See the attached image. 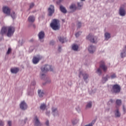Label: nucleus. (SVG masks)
Segmentation results:
<instances>
[{
  "label": "nucleus",
  "instance_id": "1",
  "mask_svg": "<svg viewBox=\"0 0 126 126\" xmlns=\"http://www.w3.org/2000/svg\"><path fill=\"white\" fill-rule=\"evenodd\" d=\"M3 12H4L5 14H7V15H10L13 19H15V17H16L15 12H12L10 14V9L7 6L3 7Z\"/></svg>",
  "mask_w": 126,
  "mask_h": 126
},
{
  "label": "nucleus",
  "instance_id": "2",
  "mask_svg": "<svg viewBox=\"0 0 126 126\" xmlns=\"http://www.w3.org/2000/svg\"><path fill=\"white\" fill-rule=\"evenodd\" d=\"M50 26L53 30H59L61 25H60V21L57 19H54L50 24Z\"/></svg>",
  "mask_w": 126,
  "mask_h": 126
},
{
  "label": "nucleus",
  "instance_id": "3",
  "mask_svg": "<svg viewBox=\"0 0 126 126\" xmlns=\"http://www.w3.org/2000/svg\"><path fill=\"white\" fill-rule=\"evenodd\" d=\"M15 29L13 27H7V37H11L14 33Z\"/></svg>",
  "mask_w": 126,
  "mask_h": 126
},
{
  "label": "nucleus",
  "instance_id": "4",
  "mask_svg": "<svg viewBox=\"0 0 126 126\" xmlns=\"http://www.w3.org/2000/svg\"><path fill=\"white\" fill-rule=\"evenodd\" d=\"M112 93L118 94L121 92V86L118 84L114 85L111 90Z\"/></svg>",
  "mask_w": 126,
  "mask_h": 126
},
{
  "label": "nucleus",
  "instance_id": "5",
  "mask_svg": "<svg viewBox=\"0 0 126 126\" xmlns=\"http://www.w3.org/2000/svg\"><path fill=\"white\" fill-rule=\"evenodd\" d=\"M41 70L42 72H46L49 70L53 71V67L50 65H44L41 67Z\"/></svg>",
  "mask_w": 126,
  "mask_h": 126
},
{
  "label": "nucleus",
  "instance_id": "6",
  "mask_svg": "<svg viewBox=\"0 0 126 126\" xmlns=\"http://www.w3.org/2000/svg\"><path fill=\"white\" fill-rule=\"evenodd\" d=\"M87 40L91 41L92 43H97V37L94 36L93 34L90 33L86 37Z\"/></svg>",
  "mask_w": 126,
  "mask_h": 126
},
{
  "label": "nucleus",
  "instance_id": "7",
  "mask_svg": "<svg viewBox=\"0 0 126 126\" xmlns=\"http://www.w3.org/2000/svg\"><path fill=\"white\" fill-rule=\"evenodd\" d=\"M43 59V57L41 55H37L36 56L33 57L32 59V63L34 64H37L41 60Z\"/></svg>",
  "mask_w": 126,
  "mask_h": 126
},
{
  "label": "nucleus",
  "instance_id": "8",
  "mask_svg": "<svg viewBox=\"0 0 126 126\" xmlns=\"http://www.w3.org/2000/svg\"><path fill=\"white\" fill-rule=\"evenodd\" d=\"M99 67L100 68H101L104 72H106L107 71V69H108V66L105 64V62L104 61L100 62Z\"/></svg>",
  "mask_w": 126,
  "mask_h": 126
},
{
  "label": "nucleus",
  "instance_id": "9",
  "mask_svg": "<svg viewBox=\"0 0 126 126\" xmlns=\"http://www.w3.org/2000/svg\"><path fill=\"white\" fill-rule=\"evenodd\" d=\"M55 12V6L53 5H51L48 8V15L49 16H52L53 14Z\"/></svg>",
  "mask_w": 126,
  "mask_h": 126
},
{
  "label": "nucleus",
  "instance_id": "10",
  "mask_svg": "<svg viewBox=\"0 0 126 126\" xmlns=\"http://www.w3.org/2000/svg\"><path fill=\"white\" fill-rule=\"evenodd\" d=\"M52 112L54 117H59V111L58 110V108L53 106L52 107Z\"/></svg>",
  "mask_w": 126,
  "mask_h": 126
},
{
  "label": "nucleus",
  "instance_id": "11",
  "mask_svg": "<svg viewBox=\"0 0 126 126\" xmlns=\"http://www.w3.org/2000/svg\"><path fill=\"white\" fill-rule=\"evenodd\" d=\"M28 107L27 104L24 101H22L20 104V108L21 110H25L27 109Z\"/></svg>",
  "mask_w": 126,
  "mask_h": 126
},
{
  "label": "nucleus",
  "instance_id": "12",
  "mask_svg": "<svg viewBox=\"0 0 126 126\" xmlns=\"http://www.w3.org/2000/svg\"><path fill=\"white\" fill-rule=\"evenodd\" d=\"M81 76H83V78L85 81H86V79H87L88 78V77H89V76L88 75V74H87L85 73H84L83 71H81L79 72V77H81Z\"/></svg>",
  "mask_w": 126,
  "mask_h": 126
},
{
  "label": "nucleus",
  "instance_id": "13",
  "mask_svg": "<svg viewBox=\"0 0 126 126\" xmlns=\"http://www.w3.org/2000/svg\"><path fill=\"white\" fill-rule=\"evenodd\" d=\"M120 57L122 59H124V58H126V45H125L123 47V50L121 51V52L120 53Z\"/></svg>",
  "mask_w": 126,
  "mask_h": 126
},
{
  "label": "nucleus",
  "instance_id": "14",
  "mask_svg": "<svg viewBox=\"0 0 126 126\" xmlns=\"http://www.w3.org/2000/svg\"><path fill=\"white\" fill-rule=\"evenodd\" d=\"M80 0L81 1L78 2L77 3V9H79V10L82 9V8H83V4H84V3H83V1H85V0Z\"/></svg>",
  "mask_w": 126,
  "mask_h": 126
},
{
  "label": "nucleus",
  "instance_id": "15",
  "mask_svg": "<svg viewBox=\"0 0 126 126\" xmlns=\"http://www.w3.org/2000/svg\"><path fill=\"white\" fill-rule=\"evenodd\" d=\"M45 36V33H44V32H40L39 33H38V38H39V40H40V41L41 42H44V37Z\"/></svg>",
  "mask_w": 126,
  "mask_h": 126
},
{
  "label": "nucleus",
  "instance_id": "16",
  "mask_svg": "<svg viewBox=\"0 0 126 126\" xmlns=\"http://www.w3.org/2000/svg\"><path fill=\"white\" fill-rule=\"evenodd\" d=\"M88 51L90 54H94L96 51V47L93 45H91L88 48Z\"/></svg>",
  "mask_w": 126,
  "mask_h": 126
},
{
  "label": "nucleus",
  "instance_id": "17",
  "mask_svg": "<svg viewBox=\"0 0 126 126\" xmlns=\"http://www.w3.org/2000/svg\"><path fill=\"white\" fill-rule=\"evenodd\" d=\"M119 14L121 16H125L126 14V10L122 7H120L119 9Z\"/></svg>",
  "mask_w": 126,
  "mask_h": 126
},
{
  "label": "nucleus",
  "instance_id": "18",
  "mask_svg": "<svg viewBox=\"0 0 126 126\" xmlns=\"http://www.w3.org/2000/svg\"><path fill=\"white\" fill-rule=\"evenodd\" d=\"M34 126H41V123L39 121V118L37 116H35L34 118Z\"/></svg>",
  "mask_w": 126,
  "mask_h": 126
},
{
  "label": "nucleus",
  "instance_id": "19",
  "mask_svg": "<svg viewBox=\"0 0 126 126\" xmlns=\"http://www.w3.org/2000/svg\"><path fill=\"white\" fill-rule=\"evenodd\" d=\"M77 8V7H76V5L74 3H72L69 6V9L72 12L75 11Z\"/></svg>",
  "mask_w": 126,
  "mask_h": 126
},
{
  "label": "nucleus",
  "instance_id": "20",
  "mask_svg": "<svg viewBox=\"0 0 126 126\" xmlns=\"http://www.w3.org/2000/svg\"><path fill=\"white\" fill-rule=\"evenodd\" d=\"M114 115L116 118H120L121 117V112L119 110V108H116L114 111Z\"/></svg>",
  "mask_w": 126,
  "mask_h": 126
},
{
  "label": "nucleus",
  "instance_id": "21",
  "mask_svg": "<svg viewBox=\"0 0 126 126\" xmlns=\"http://www.w3.org/2000/svg\"><path fill=\"white\" fill-rule=\"evenodd\" d=\"M108 79H110V75H106V76L102 77L101 82L102 83H106V81H108Z\"/></svg>",
  "mask_w": 126,
  "mask_h": 126
},
{
  "label": "nucleus",
  "instance_id": "22",
  "mask_svg": "<svg viewBox=\"0 0 126 126\" xmlns=\"http://www.w3.org/2000/svg\"><path fill=\"white\" fill-rule=\"evenodd\" d=\"M37 92H38V96L40 98H42V97H43V96L45 95V92L43 90H38Z\"/></svg>",
  "mask_w": 126,
  "mask_h": 126
},
{
  "label": "nucleus",
  "instance_id": "23",
  "mask_svg": "<svg viewBox=\"0 0 126 126\" xmlns=\"http://www.w3.org/2000/svg\"><path fill=\"white\" fill-rule=\"evenodd\" d=\"M116 106H115L116 108L119 109V107H120L122 105V100L121 99H117L116 101Z\"/></svg>",
  "mask_w": 126,
  "mask_h": 126
},
{
  "label": "nucleus",
  "instance_id": "24",
  "mask_svg": "<svg viewBox=\"0 0 126 126\" xmlns=\"http://www.w3.org/2000/svg\"><path fill=\"white\" fill-rule=\"evenodd\" d=\"M104 38L106 41H108L110 38H111V34L108 32L104 33Z\"/></svg>",
  "mask_w": 126,
  "mask_h": 126
},
{
  "label": "nucleus",
  "instance_id": "25",
  "mask_svg": "<svg viewBox=\"0 0 126 126\" xmlns=\"http://www.w3.org/2000/svg\"><path fill=\"white\" fill-rule=\"evenodd\" d=\"M28 21L31 23H33L35 21V17L34 16H30L28 18Z\"/></svg>",
  "mask_w": 126,
  "mask_h": 126
},
{
  "label": "nucleus",
  "instance_id": "26",
  "mask_svg": "<svg viewBox=\"0 0 126 126\" xmlns=\"http://www.w3.org/2000/svg\"><path fill=\"white\" fill-rule=\"evenodd\" d=\"M7 31V28L3 27L1 30L0 34L1 35H3V34H5V33H6Z\"/></svg>",
  "mask_w": 126,
  "mask_h": 126
},
{
  "label": "nucleus",
  "instance_id": "27",
  "mask_svg": "<svg viewBox=\"0 0 126 126\" xmlns=\"http://www.w3.org/2000/svg\"><path fill=\"white\" fill-rule=\"evenodd\" d=\"M46 108H47V105H46V104H45V103H41L40 104V109L42 111H45V110H46Z\"/></svg>",
  "mask_w": 126,
  "mask_h": 126
},
{
  "label": "nucleus",
  "instance_id": "28",
  "mask_svg": "<svg viewBox=\"0 0 126 126\" xmlns=\"http://www.w3.org/2000/svg\"><path fill=\"white\" fill-rule=\"evenodd\" d=\"M19 71V68H12L11 69V72L12 73H17Z\"/></svg>",
  "mask_w": 126,
  "mask_h": 126
},
{
  "label": "nucleus",
  "instance_id": "29",
  "mask_svg": "<svg viewBox=\"0 0 126 126\" xmlns=\"http://www.w3.org/2000/svg\"><path fill=\"white\" fill-rule=\"evenodd\" d=\"M59 40L61 43H64L66 41V38L63 37V36H60L59 37Z\"/></svg>",
  "mask_w": 126,
  "mask_h": 126
},
{
  "label": "nucleus",
  "instance_id": "30",
  "mask_svg": "<svg viewBox=\"0 0 126 126\" xmlns=\"http://www.w3.org/2000/svg\"><path fill=\"white\" fill-rule=\"evenodd\" d=\"M79 47L77 44H73L72 46V49L73 51H78Z\"/></svg>",
  "mask_w": 126,
  "mask_h": 126
},
{
  "label": "nucleus",
  "instance_id": "31",
  "mask_svg": "<svg viewBox=\"0 0 126 126\" xmlns=\"http://www.w3.org/2000/svg\"><path fill=\"white\" fill-rule=\"evenodd\" d=\"M60 10L62 12H63V13H66V9L63 6H60Z\"/></svg>",
  "mask_w": 126,
  "mask_h": 126
},
{
  "label": "nucleus",
  "instance_id": "32",
  "mask_svg": "<svg viewBox=\"0 0 126 126\" xmlns=\"http://www.w3.org/2000/svg\"><path fill=\"white\" fill-rule=\"evenodd\" d=\"M110 76V79H115V78H117V75L116 73H112Z\"/></svg>",
  "mask_w": 126,
  "mask_h": 126
},
{
  "label": "nucleus",
  "instance_id": "33",
  "mask_svg": "<svg viewBox=\"0 0 126 126\" xmlns=\"http://www.w3.org/2000/svg\"><path fill=\"white\" fill-rule=\"evenodd\" d=\"M95 72L98 75H101L102 74V70L101 69V68L99 67V68H97Z\"/></svg>",
  "mask_w": 126,
  "mask_h": 126
},
{
  "label": "nucleus",
  "instance_id": "34",
  "mask_svg": "<svg viewBox=\"0 0 126 126\" xmlns=\"http://www.w3.org/2000/svg\"><path fill=\"white\" fill-rule=\"evenodd\" d=\"M92 107V102L90 101L88 102L87 104L86 105V109H90V108H91Z\"/></svg>",
  "mask_w": 126,
  "mask_h": 126
},
{
  "label": "nucleus",
  "instance_id": "35",
  "mask_svg": "<svg viewBox=\"0 0 126 126\" xmlns=\"http://www.w3.org/2000/svg\"><path fill=\"white\" fill-rule=\"evenodd\" d=\"M46 76V75H45V73L41 72L40 74V77L42 78V79H44L45 78V77Z\"/></svg>",
  "mask_w": 126,
  "mask_h": 126
},
{
  "label": "nucleus",
  "instance_id": "36",
  "mask_svg": "<svg viewBox=\"0 0 126 126\" xmlns=\"http://www.w3.org/2000/svg\"><path fill=\"white\" fill-rule=\"evenodd\" d=\"M28 95H30V96H33V95H34V91L29 92L28 94Z\"/></svg>",
  "mask_w": 126,
  "mask_h": 126
},
{
  "label": "nucleus",
  "instance_id": "37",
  "mask_svg": "<svg viewBox=\"0 0 126 126\" xmlns=\"http://www.w3.org/2000/svg\"><path fill=\"white\" fill-rule=\"evenodd\" d=\"M72 123L73 125H76V124H77V123H78V120H74L72 121Z\"/></svg>",
  "mask_w": 126,
  "mask_h": 126
},
{
  "label": "nucleus",
  "instance_id": "38",
  "mask_svg": "<svg viewBox=\"0 0 126 126\" xmlns=\"http://www.w3.org/2000/svg\"><path fill=\"white\" fill-rule=\"evenodd\" d=\"M12 125V122L11 121H7V126H11Z\"/></svg>",
  "mask_w": 126,
  "mask_h": 126
},
{
  "label": "nucleus",
  "instance_id": "39",
  "mask_svg": "<svg viewBox=\"0 0 126 126\" xmlns=\"http://www.w3.org/2000/svg\"><path fill=\"white\" fill-rule=\"evenodd\" d=\"M34 5H35L34 3H31L30 5V9H31V8H33V7H34Z\"/></svg>",
  "mask_w": 126,
  "mask_h": 126
},
{
  "label": "nucleus",
  "instance_id": "40",
  "mask_svg": "<svg viewBox=\"0 0 126 126\" xmlns=\"http://www.w3.org/2000/svg\"><path fill=\"white\" fill-rule=\"evenodd\" d=\"M81 34V32H77L76 34H75V36L76 37H79V36L80 35V34Z\"/></svg>",
  "mask_w": 126,
  "mask_h": 126
},
{
  "label": "nucleus",
  "instance_id": "41",
  "mask_svg": "<svg viewBox=\"0 0 126 126\" xmlns=\"http://www.w3.org/2000/svg\"><path fill=\"white\" fill-rule=\"evenodd\" d=\"M11 52V48H9L8 49L7 52L6 53L7 55H9V54H10Z\"/></svg>",
  "mask_w": 126,
  "mask_h": 126
},
{
  "label": "nucleus",
  "instance_id": "42",
  "mask_svg": "<svg viewBox=\"0 0 126 126\" xmlns=\"http://www.w3.org/2000/svg\"><path fill=\"white\" fill-rule=\"evenodd\" d=\"M4 126V122L1 120H0V126Z\"/></svg>",
  "mask_w": 126,
  "mask_h": 126
},
{
  "label": "nucleus",
  "instance_id": "43",
  "mask_svg": "<svg viewBox=\"0 0 126 126\" xmlns=\"http://www.w3.org/2000/svg\"><path fill=\"white\" fill-rule=\"evenodd\" d=\"M114 103V100L113 99H111L109 101H108V105H111V104H113Z\"/></svg>",
  "mask_w": 126,
  "mask_h": 126
},
{
  "label": "nucleus",
  "instance_id": "44",
  "mask_svg": "<svg viewBox=\"0 0 126 126\" xmlns=\"http://www.w3.org/2000/svg\"><path fill=\"white\" fill-rule=\"evenodd\" d=\"M77 27L78 28H80V27H81V23L80 22H78Z\"/></svg>",
  "mask_w": 126,
  "mask_h": 126
},
{
  "label": "nucleus",
  "instance_id": "45",
  "mask_svg": "<svg viewBox=\"0 0 126 126\" xmlns=\"http://www.w3.org/2000/svg\"><path fill=\"white\" fill-rule=\"evenodd\" d=\"M45 125L47 126H50V122H49V120H47L45 122Z\"/></svg>",
  "mask_w": 126,
  "mask_h": 126
},
{
  "label": "nucleus",
  "instance_id": "46",
  "mask_svg": "<svg viewBox=\"0 0 126 126\" xmlns=\"http://www.w3.org/2000/svg\"><path fill=\"white\" fill-rule=\"evenodd\" d=\"M24 42V41H23V39H21V40H20L19 41V43H20V44H23V42Z\"/></svg>",
  "mask_w": 126,
  "mask_h": 126
},
{
  "label": "nucleus",
  "instance_id": "47",
  "mask_svg": "<svg viewBox=\"0 0 126 126\" xmlns=\"http://www.w3.org/2000/svg\"><path fill=\"white\" fill-rule=\"evenodd\" d=\"M50 114V111H47L46 112V115H47V116H49Z\"/></svg>",
  "mask_w": 126,
  "mask_h": 126
},
{
  "label": "nucleus",
  "instance_id": "48",
  "mask_svg": "<svg viewBox=\"0 0 126 126\" xmlns=\"http://www.w3.org/2000/svg\"><path fill=\"white\" fill-rule=\"evenodd\" d=\"M123 111H124V113H126V107H125L124 105H123Z\"/></svg>",
  "mask_w": 126,
  "mask_h": 126
},
{
  "label": "nucleus",
  "instance_id": "49",
  "mask_svg": "<svg viewBox=\"0 0 126 126\" xmlns=\"http://www.w3.org/2000/svg\"><path fill=\"white\" fill-rule=\"evenodd\" d=\"M54 41H50V45H54Z\"/></svg>",
  "mask_w": 126,
  "mask_h": 126
},
{
  "label": "nucleus",
  "instance_id": "50",
  "mask_svg": "<svg viewBox=\"0 0 126 126\" xmlns=\"http://www.w3.org/2000/svg\"><path fill=\"white\" fill-rule=\"evenodd\" d=\"M35 84H36V82H32V85H35Z\"/></svg>",
  "mask_w": 126,
  "mask_h": 126
},
{
  "label": "nucleus",
  "instance_id": "51",
  "mask_svg": "<svg viewBox=\"0 0 126 126\" xmlns=\"http://www.w3.org/2000/svg\"><path fill=\"white\" fill-rule=\"evenodd\" d=\"M58 51H59V52H61V51H62V49L61 48V47H59Z\"/></svg>",
  "mask_w": 126,
  "mask_h": 126
},
{
  "label": "nucleus",
  "instance_id": "52",
  "mask_svg": "<svg viewBox=\"0 0 126 126\" xmlns=\"http://www.w3.org/2000/svg\"><path fill=\"white\" fill-rule=\"evenodd\" d=\"M59 0L61 2V1H63V0Z\"/></svg>",
  "mask_w": 126,
  "mask_h": 126
},
{
  "label": "nucleus",
  "instance_id": "53",
  "mask_svg": "<svg viewBox=\"0 0 126 126\" xmlns=\"http://www.w3.org/2000/svg\"><path fill=\"white\" fill-rule=\"evenodd\" d=\"M48 82H51V80H49Z\"/></svg>",
  "mask_w": 126,
  "mask_h": 126
},
{
  "label": "nucleus",
  "instance_id": "54",
  "mask_svg": "<svg viewBox=\"0 0 126 126\" xmlns=\"http://www.w3.org/2000/svg\"><path fill=\"white\" fill-rule=\"evenodd\" d=\"M27 120V119H25V121H26Z\"/></svg>",
  "mask_w": 126,
  "mask_h": 126
}]
</instances>
